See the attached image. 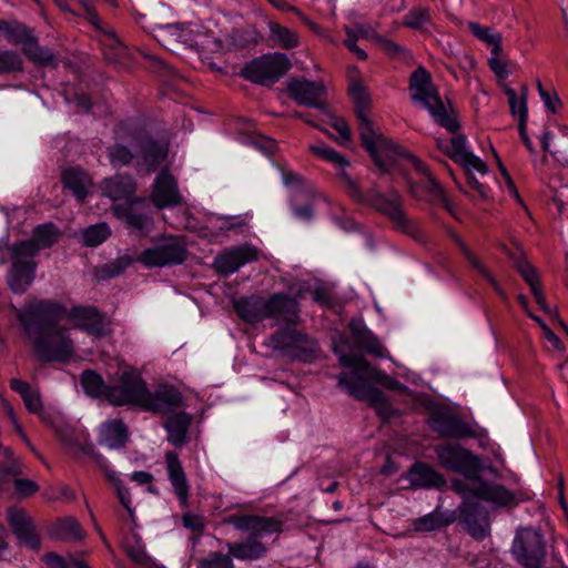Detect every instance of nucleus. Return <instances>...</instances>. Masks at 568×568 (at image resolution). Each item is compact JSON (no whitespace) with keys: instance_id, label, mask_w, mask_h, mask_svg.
<instances>
[{"instance_id":"40","label":"nucleus","mask_w":568,"mask_h":568,"mask_svg":"<svg viewBox=\"0 0 568 568\" xmlns=\"http://www.w3.org/2000/svg\"><path fill=\"white\" fill-rule=\"evenodd\" d=\"M398 148L400 149L402 152H392V151L383 152V153L381 152L383 165L375 162L376 166L381 170V172L388 173V172H390L392 168H394L396 165L398 159H408L412 162L415 170L418 173H420L423 176L426 178L427 175L432 174L427 164H425L423 161H420L417 156L410 154L407 150H405L399 144H398Z\"/></svg>"},{"instance_id":"43","label":"nucleus","mask_w":568,"mask_h":568,"mask_svg":"<svg viewBox=\"0 0 568 568\" xmlns=\"http://www.w3.org/2000/svg\"><path fill=\"white\" fill-rule=\"evenodd\" d=\"M50 536L60 540H79L84 537V532L75 518L64 517L53 524Z\"/></svg>"},{"instance_id":"27","label":"nucleus","mask_w":568,"mask_h":568,"mask_svg":"<svg viewBox=\"0 0 568 568\" xmlns=\"http://www.w3.org/2000/svg\"><path fill=\"white\" fill-rule=\"evenodd\" d=\"M458 130L459 128L452 132L450 149L446 151V155L465 171L476 170L481 174H486L488 172L487 164L467 149V139Z\"/></svg>"},{"instance_id":"3","label":"nucleus","mask_w":568,"mask_h":568,"mask_svg":"<svg viewBox=\"0 0 568 568\" xmlns=\"http://www.w3.org/2000/svg\"><path fill=\"white\" fill-rule=\"evenodd\" d=\"M233 308L246 323H258L271 318L275 324H294L300 321V303L285 293H274L267 300L251 295L235 300Z\"/></svg>"},{"instance_id":"11","label":"nucleus","mask_w":568,"mask_h":568,"mask_svg":"<svg viewBox=\"0 0 568 568\" xmlns=\"http://www.w3.org/2000/svg\"><path fill=\"white\" fill-rule=\"evenodd\" d=\"M12 262L8 274L9 287L18 294L24 293L36 277L37 248L31 242H17L7 245Z\"/></svg>"},{"instance_id":"23","label":"nucleus","mask_w":568,"mask_h":568,"mask_svg":"<svg viewBox=\"0 0 568 568\" xmlns=\"http://www.w3.org/2000/svg\"><path fill=\"white\" fill-rule=\"evenodd\" d=\"M151 201L158 209L175 207L182 203L178 182L168 169H162L154 179Z\"/></svg>"},{"instance_id":"28","label":"nucleus","mask_w":568,"mask_h":568,"mask_svg":"<svg viewBox=\"0 0 568 568\" xmlns=\"http://www.w3.org/2000/svg\"><path fill=\"white\" fill-rule=\"evenodd\" d=\"M405 477L414 489H439L446 486L445 477L423 462H415L409 467Z\"/></svg>"},{"instance_id":"37","label":"nucleus","mask_w":568,"mask_h":568,"mask_svg":"<svg viewBox=\"0 0 568 568\" xmlns=\"http://www.w3.org/2000/svg\"><path fill=\"white\" fill-rule=\"evenodd\" d=\"M24 57L32 63L44 68H58L57 54L49 48L42 47L34 33L21 48Z\"/></svg>"},{"instance_id":"48","label":"nucleus","mask_w":568,"mask_h":568,"mask_svg":"<svg viewBox=\"0 0 568 568\" xmlns=\"http://www.w3.org/2000/svg\"><path fill=\"white\" fill-rule=\"evenodd\" d=\"M313 189L296 190L293 194L292 210L296 217L310 221L314 215L313 210Z\"/></svg>"},{"instance_id":"44","label":"nucleus","mask_w":568,"mask_h":568,"mask_svg":"<svg viewBox=\"0 0 568 568\" xmlns=\"http://www.w3.org/2000/svg\"><path fill=\"white\" fill-rule=\"evenodd\" d=\"M80 383L89 397L103 398L106 400V394L111 385H106L100 374L92 369H85L80 376Z\"/></svg>"},{"instance_id":"21","label":"nucleus","mask_w":568,"mask_h":568,"mask_svg":"<svg viewBox=\"0 0 568 568\" xmlns=\"http://www.w3.org/2000/svg\"><path fill=\"white\" fill-rule=\"evenodd\" d=\"M287 94L300 105L322 111L326 109L327 89L322 80L311 81L302 77L291 78L287 81Z\"/></svg>"},{"instance_id":"50","label":"nucleus","mask_w":568,"mask_h":568,"mask_svg":"<svg viewBox=\"0 0 568 568\" xmlns=\"http://www.w3.org/2000/svg\"><path fill=\"white\" fill-rule=\"evenodd\" d=\"M468 28L476 38L491 45L490 54L501 53L503 37L500 33H491V30L489 28L481 27L477 22H469Z\"/></svg>"},{"instance_id":"46","label":"nucleus","mask_w":568,"mask_h":568,"mask_svg":"<svg viewBox=\"0 0 568 568\" xmlns=\"http://www.w3.org/2000/svg\"><path fill=\"white\" fill-rule=\"evenodd\" d=\"M59 229L53 223H44L34 227L32 239L22 242H31L37 248V254L41 248H48L54 245L59 239Z\"/></svg>"},{"instance_id":"16","label":"nucleus","mask_w":568,"mask_h":568,"mask_svg":"<svg viewBox=\"0 0 568 568\" xmlns=\"http://www.w3.org/2000/svg\"><path fill=\"white\" fill-rule=\"evenodd\" d=\"M148 384L136 371H124L116 385H111L106 402L112 406H133L143 409Z\"/></svg>"},{"instance_id":"17","label":"nucleus","mask_w":568,"mask_h":568,"mask_svg":"<svg viewBox=\"0 0 568 568\" xmlns=\"http://www.w3.org/2000/svg\"><path fill=\"white\" fill-rule=\"evenodd\" d=\"M186 257L187 250L184 241L178 236H168L159 241L153 247L142 251L136 261L151 268L179 265Z\"/></svg>"},{"instance_id":"14","label":"nucleus","mask_w":568,"mask_h":568,"mask_svg":"<svg viewBox=\"0 0 568 568\" xmlns=\"http://www.w3.org/2000/svg\"><path fill=\"white\" fill-rule=\"evenodd\" d=\"M337 381L338 387L343 388L348 395L357 400L367 402L374 407L384 423H388L398 416V410L392 406L381 389L371 386L366 382L354 381L352 374L348 373H341Z\"/></svg>"},{"instance_id":"36","label":"nucleus","mask_w":568,"mask_h":568,"mask_svg":"<svg viewBox=\"0 0 568 568\" xmlns=\"http://www.w3.org/2000/svg\"><path fill=\"white\" fill-rule=\"evenodd\" d=\"M129 438V430L122 419H110L102 424L100 444L111 449L123 448Z\"/></svg>"},{"instance_id":"59","label":"nucleus","mask_w":568,"mask_h":568,"mask_svg":"<svg viewBox=\"0 0 568 568\" xmlns=\"http://www.w3.org/2000/svg\"><path fill=\"white\" fill-rule=\"evenodd\" d=\"M517 271L521 275V277L527 282L530 290L540 286L539 274L529 262L519 261L517 263Z\"/></svg>"},{"instance_id":"24","label":"nucleus","mask_w":568,"mask_h":568,"mask_svg":"<svg viewBox=\"0 0 568 568\" xmlns=\"http://www.w3.org/2000/svg\"><path fill=\"white\" fill-rule=\"evenodd\" d=\"M183 406L182 393L173 386H161L154 392L148 388L143 410L156 414H169Z\"/></svg>"},{"instance_id":"35","label":"nucleus","mask_w":568,"mask_h":568,"mask_svg":"<svg viewBox=\"0 0 568 568\" xmlns=\"http://www.w3.org/2000/svg\"><path fill=\"white\" fill-rule=\"evenodd\" d=\"M191 423L192 416L185 412L170 415L163 424L168 432V440L175 447H181L186 444Z\"/></svg>"},{"instance_id":"38","label":"nucleus","mask_w":568,"mask_h":568,"mask_svg":"<svg viewBox=\"0 0 568 568\" xmlns=\"http://www.w3.org/2000/svg\"><path fill=\"white\" fill-rule=\"evenodd\" d=\"M320 354L321 348L317 341L300 331L287 357L303 363H312L320 357Z\"/></svg>"},{"instance_id":"20","label":"nucleus","mask_w":568,"mask_h":568,"mask_svg":"<svg viewBox=\"0 0 568 568\" xmlns=\"http://www.w3.org/2000/svg\"><path fill=\"white\" fill-rule=\"evenodd\" d=\"M338 361L343 367L354 369V374L352 375L354 381L365 382V378L368 377L387 389L400 393L407 389L399 381L379 369L373 368L369 362L361 355L341 353Z\"/></svg>"},{"instance_id":"34","label":"nucleus","mask_w":568,"mask_h":568,"mask_svg":"<svg viewBox=\"0 0 568 568\" xmlns=\"http://www.w3.org/2000/svg\"><path fill=\"white\" fill-rule=\"evenodd\" d=\"M102 193L113 201H129L135 194V182L129 174H116L102 182Z\"/></svg>"},{"instance_id":"4","label":"nucleus","mask_w":568,"mask_h":568,"mask_svg":"<svg viewBox=\"0 0 568 568\" xmlns=\"http://www.w3.org/2000/svg\"><path fill=\"white\" fill-rule=\"evenodd\" d=\"M348 93L354 103L363 146L373 158L374 162L383 165L381 152L402 151L395 141L386 138L374 129V124L369 119L371 98L366 89L361 83H353Z\"/></svg>"},{"instance_id":"9","label":"nucleus","mask_w":568,"mask_h":568,"mask_svg":"<svg viewBox=\"0 0 568 568\" xmlns=\"http://www.w3.org/2000/svg\"><path fill=\"white\" fill-rule=\"evenodd\" d=\"M475 485H469L460 479L452 483L454 491L459 494L464 500H470L469 497L491 503L498 507H516L519 503L530 500L528 491H510L505 486L483 479H471Z\"/></svg>"},{"instance_id":"42","label":"nucleus","mask_w":568,"mask_h":568,"mask_svg":"<svg viewBox=\"0 0 568 568\" xmlns=\"http://www.w3.org/2000/svg\"><path fill=\"white\" fill-rule=\"evenodd\" d=\"M268 40L272 47L291 50L300 45V36L296 31L272 21L268 22Z\"/></svg>"},{"instance_id":"30","label":"nucleus","mask_w":568,"mask_h":568,"mask_svg":"<svg viewBox=\"0 0 568 568\" xmlns=\"http://www.w3.org/2000/svg\"><path fill=\"white\" fill-rule=\"evenodd\" d=\"M166 469L169 479L174 489L175 495L182 507H187L189 504V484L186 475L183 470L179 455L175 452H168L165 454Z\"/></svg>"},{"instance_id":"49","label":"nucleus","mask_w":568,"mask_h":568,"mask_svg":"<svg viewBox=\"0 0 568 568\" xmlns=\"http://www.w3.org/2000/svg\"><path fill=\"white\" fill-rule=\"evenodd\" d=\"M103 54L105 59L112 62H118L126 57L128 49L120 41L113 30L104 31V39L102 40Z\"/></svg>"},{"instance_id":"22","label":"nucleus","mask_w":568,"mask_h":568,"mask_svg":"<svg viewBox=\"0 0 568 568\" xmlns=\"http://www.w3.org/2000/svg\"><path fill=\"white\" fill-rule=\"evenodd\" d=\"M458 520L468 534L477 540H483L489 534V515L486 508L474 500H463L458 508Z\"/></svg>"},{"instance_id":"60","label":"nucleus","mask_w":568,"mask_h":568,"mask_svg":"<svg viewBox=\"0 0 568 568\" xmlns=\"http://www.w3.org/2000/svg\"><path fill=\"white\" fill-rule=\"evenodd\" d=\"M125 552L135 564L142 567H151V557L145 552L144 548L140 546L138 542L128 544L125 546Z\"/></svg>"},{"instance_id":"5","label":"nucleus","mask_w":568,"mask_h":568,"mask_svg":"<svg viewBox=\"0 0 568 568\" xmlns=\"http://www.w3.org/2000/svg\"><path fill=\"white\" fill-rule=\"evenodd\" d=\"M409 91L413 102L422 103L432 114L435 122L449 132L459 128V122L454 114L447 112L436 87L433 84L430 73L418 67L409 77Z\"/></svg>"},{"instance_id":"18","label":"nucleus","mask_w":568,"mask_h":568,"mask_svg":"<svg viewBox=\"0 0 568 568\" xmlns=\"http://www.w3.org/2000/svg\"><path fill=\"white\" fill-rule=\"evenodd\" d=\"M428 425L442 438L460 440L481 436V429L476 425L445 409L433 412L428 418Z\"/></svg>"},{"instance_id":"33","label":"nucleus","mask_w":568,"mask_h":568,"mask_svg":"<svg viewBox=\"0 0 568 568\" xmlns=\"http://www.w3.org/2000/svg\"><path fill=\"white\" fill-rule=\"evenodd\" d=\"M505 93H506V95L508 98V104H509L511 114L514 116L518 115V121H519V123H518V131H519V135H520L523 142L525 143V145L527 146V149L530 152H534L532 142L530 141V139H529V136L527 134V129H526V123H527V118H528L527 88L526 87L523 88L519 105H518V97H517V93H516V91L514 89L507 88L505 90Z\"/></svg>"},{"instance_id":"31","label":"nucleus","mask_w":568,"mask_h":568,"mask_svg":"<svg viewBox=\"0 0 568 568\" xmlns=\"http://www.w3.org/2000/svg\"><path fill=\"white\" fill-rule=\"evenodd\" d=\"M138 146L139 155L149 173L154 172L166 159L169 153L168 143L159 142L150 136L140 139Z\"/></svg>"},{"instance_id":"32","label":"nucleus","mask_w":568,"mask_h":568,"mask_svg":"<svg viewBox=\"0 0 568 568\" xmlns=\"http://www.w3.org/2000/svg\"><path fill=\"white\" fill-rule=\"evenodd\" d=\"M351 335L357 347L376 357H385L386 349L379 339L361 321L349 322Z\"/></svg>"},{"instance_id":"61","label":"nucleus","mask_w":568,"mask_h":568,"mask_svg":"<svg viewBox=\"0 0 568 568\" xmlns=\"http://www.w3.org/2000/svg\"><path fill=\"white\" fill-rule=\"evenodd\" d=\"M26 408L28 412L38 415L39 417H43V404L41 400V396L38 390H30L26 397L22 398Z\"/></svg>"},{"instance_id":"51","label":"nucleus","mask_w":568,"mask_h":568,"mask_svg":"<svg viewBox=\"0 0 568 568\" xmlns=\"http://www.w3.org/2000/svg\"><path fill=\"white\" fill-rule=\"evenodd\" d=\"M111 235V230L106 223L90 225L82 232V243L88 247H95L102 244Z\"/></svg>"},{"instance_id":"39","label":"nucleus","mask_w":568,"mask_h":568,"mask_svg":"<svg viewBox=\"0 0 568 568\" xmlns=\"http://www.w3.org/2000/svg\"><path fill=\"white\" fill-rule=\"evenodd\" d=\"M114 215L124 220L129 229L146 233L152 225V219L143 213L135 212L131 203L116 204L112 207Z\"/></svg>"},{"instance_id":"6","label":"nucleus","mask_w":568,"mask_h":568,"mask_svg":"<svg viewBox=\"0 0 568 568\" xmlns=\"http://www.w3.org/2000/svg\"><path fill=\"white\" fill-rule=\"evenodd\" d=\"M409 91L413 102L422 103L432 114L435 122L449 132L459 128V122L454 114L447 112L436 87L433 84L430 73L418 67L409 77Z\"/></svg>"},{"instance_id":"52","label":"nucleus","mask_w":568,"mask_h":568,"mask_svg":"<svg viewBox=\"0 0 568 568\" xmlns=\"http://www.w3.org/2000/svg\"><path fill=\"white\" fill-rule=\"evenodd\" d=\"M133 263V258L130 255H122L118 258L105 263L98 271V277L100 280H109L122 274Z\"/></svg>"},{"instance_id":"45","label":"nucleus","mask_w":568,"mask_h":568,"mask_svg":"<svg viewBox=\"0 0 568 568\" xmlns=\"http://www.w3.org/2000/svg\"><path fill=\"white\" fill-rule=\"evenodd\" d=\"M0 32L4 34L9 43L20 45L21 48L36 33L32 28L17 20H4L0 27Z\"/></svg>"},{"instance_id":"55","label":"nucleus","mask_w":568,"mask_h":568,"mask_svg":"<svg viewBox=\"0 0 568 568\" xmlns=\"http://www.w3.org/2000/svg\"><path fill=\"white\" fill-rule=\"evenodd\" d=\"M448 524L449 521L443 517V514L435 510L415 519L413 521V527L416 531H433L440 527L447 526Z\"/></svg>"},{"instance_id":"1","label":"nucleus","mask_w":568,"mask_h":568,"mask_svg":"<svg viewBox=\"0 0 568 568\" xmlns=\"http://www.w3.org/2000/svg\"><path fill=\"white\" fill-rule=\"evenodd\" d=\"M287 517L284 514L275 516L260 515H231L224 519L236 530L247 532V537L241 541L229 542V554L219 551L210 552L206 558L200 560L197 568H234L232 557L242 561H256L266 557L268 546L262 540L270 535H281Z\"/></svg>"},{"instance_id":"29","label":"nucleus","mask_w":568,"mask_h":568,"mask_svg":"<svg viewBox=\"0 0 568 568\" xmlns=\"http://www.w3.org/2000/svg\"><path fill=\"white\" fill-rule=\"evenodd\" d=\"M258 258V250L253 246H240L232 251L220 254L215 258L216 270L225 275L236 272L246 263L254 262Z\"/></svg>"},{"instance_id":"13","label":"nucleus","mask_w":568,"mask_h":568,"mask_svg":"<svg viewBox=\"0 0 568 568\" xmlns=\"http://www.w3.org/2000/svg\"><path fill=\"white\" fill-rule=\"evenodd\" d=\"M438 464L452 473H457L467 479H479L483 465L477 455L458 443H446L434 446Z\"/></svg>"},{"instance_id":"12","label":"nucleus","mask_w":568,"mask_h":568,"mask_svg":"<svg viewBox=\"0 0 568 568\" xmlns=\"http://www.w3.org/2000/svg\"><path fill=\"white\" fill-rule=\"evenodd\" d=\"M291 67L285 53H266L247 62L241 69L240 75L255 84L270 87L283 78Z\"/></svg>"},{"instance_id":"7","label":"nucleus","mask_w":568,"mask_h":568,"mask_svg":"<svg viewBox=\"0 0 568 568\" xmlns=\"http://www.w3.org/2000/svg\"><path fill=\"white\" fill-rule=\"evenodd\" d=\"M409 91L413 102L422 103L432 114L435 122L449 132L459 128V122L454 114L447 112L436 87L433 84L430 73L418 67L409 77Z\"/></svg>"},{"instance_id":"57","label":"nucleus","mask_w":568,"mask_h":568,"mask_svg":"<svg viewBox=\"0 0 568 568\" xmlns=\"http://www.w3.org/2000/svg\"><path fill=\"white\" fill-rule=\"evenodd\" d=\"M1 455L6 463H0V480L6 476H18L22 474L21 466L18 459L14 458L13 452L9 447H2Z\"/></svg>"},{"instance_id":"10","label":"nucleus","mask_w":568,"mask_h":568,"mask_svg":"<svg viewBox=\"0 0 568 568\" xmlns=\"http://www.w3.org/2000/svg\"><path fill=\"white\" fill-rule=\"evenodd\" d=\"M33 349L38 361L43 363H68L73 354V341L65 327H41L36 331Z\"/></svg>"},{"instance_id":"26","label":"nucleus","mask_w":568,"mask_h":568,"mask_svg":"<svg viewBox=\"0 0 568 568\" xmlns=\"http://www.w3.org/2000/svg\"><path fill=\"white\" fill-rule=\"evenodd\" d=\"M8 521L14 536L29 548L38 550L41 539L36 531L32 518L22 508L10 507L7 510Z\"/></svg>"},{"instance_id":"2","label":"nucleus","mask_w":568,"mask_h":568,"mask_svg":"<svg viewBox=\"0 0 568 568\" xmlns=\"http://www.w3.org/2000/svg\"><path fill=\"white\" fill-rule=\"evenodd\" d=\"M310 150L317 156L336 164L342 168L341 178L346 184V192L348 196L362 204H367L375 209L378 213L383 214L390 222L394 230L400 232L414 240L422 239V231L417 223L408 217L404 210L403 199L398 192H390L388 195L371 189L364 193L358 184L351 178L345 171V168L349 165V161L335 151L333 148L327 145H311Z\"/></svg>"},{"instance_id":"62","label":"nucleus","mask_w":568,"mask_h":568,"mask_svg":"<svg viewBox=\"0 0 568 568\" xmlns=\"http://www.w3.org/2000/svg\"><path fill=\"white\" fill-rule=\"evenodd\" d=\"M14 489L19 497L26 498L38 493L39 485L31 479L20 478L14 480Z\"/></svg>"},{"instance_id":"41","label":"nucleus","mask_w":568,"mask_h":568,"mask_svg":"<svg viewBox=\"0 0 568 568\" xmlns=\"http://www.w3.org/2000/svg\"><path fill=\"white\" fill-rule=\"evenodd\" d=\"M300 322L301 320L294 324H283V327H280L268 336L267 342L265 343L266 346L287 356L300 333V329L295 328Z\"/></svg>"},{"instance_id":"8","label":"nucleus","mask_w":568,"mask_h":568,"mask_svg":"<svg viewBox=\"0 0 568 568\" xmlns=\"http://www.w3.org/2000/svg\"><path fill=\"white\" fill-rule=\"evenodd\" d=\"M409 91L413 102L422 103L432 114L435 122L449 132L459 128V122L454 114L447 112L436 87L433 84L430 73L418 67L409 77Z\"/></svg>"},{"instance_id":"56","label":"nucleus","mask_w":568,"mask_h":568,"mask_svg":"<svg viewBox=\"0 0 568 568\" xmlns=\"http://www.w3.org/2000/svg\"><path fill=\"white\" fill-rule=\"evenodd\" d=\"M466 260L469 262V264L476 268L493 286L495 292L501 297L506 298V294L500 287L497 280L491 275V273L481 264V262L469 251L468 247H464V251L462 252Z\"/></svg>"},{"instance_id":"53","label":"nucleus","mask_w":568,"mask_h":568,"mask_svg":"<svg viewBox=\"0 0 568 568\" xmlns=\"http://www.w3.org/2000/svg\"><path fill=\"white\" fill-rule=\"evenodd\" d=\"M23 60L17 51H0V74L20 73L23 71Z\"/></svg>"},{"instance_id":"15","label":"nucleus","mask_w":568,"mask_h":568,"mask_svg":"<svg viewBox=\"0 0 568 568\" xmlns=\"http://www.w3.org/2000/svg\"><path fill=\"white\" fill-rule=\"evenodd\" d=\"M511 554L526 568H541L546 558V541L540 528H518L513 541Z\"/></svg>"},{"instance_id":"54","label":"nucleus","mask_w":568,"mask_h":568,"mask_svg":"<svg viewBox=\"0 0 568 568\" xmlns=\"http://www.w3.org/2000/svg\"><path fill=\"white\" fill-rule=\"evenodd\" d=\"M430 22V10L427 7H414L404 17L403 24L414 30H422Z\"/></svg>"},{"instance_id":"47","label":"nucleus","mask_w":568,"mask_h":568,"mask_svg":"<svg viewBox=\"0 0 568 568\" xmlns=\"http://www.w3.org/2000/svg\"><path fill=\"white\" fill-rule=\"evenodd\" d=\"M63 186L70 190L78 201L82 202L88 195L87 175L79 169H68L62 173Z\"/></svg>"},{"instance_id":"63","label":"nucleus","mask_w":568,"mask_h":568,"mask_svg":"<svg viewBox=\"0 0 568 568\" xmlns=\"http://www.w3.org/2000/svg\"><path fill=\"white\" fill-rule=\"evenodd\" d=\"M182 524L186 529L193 532L202 534L205 528V520L202 516L192 513H185L182 516Z\"/></svg>"},{"instance_id":"58","label":"nucleus","mask_w":568,"mask_h":568,"mask_svg":"<svg viewBox=\"0 0 568 568\" xmlns=\"http://www.w3.org/2000/svg\"><path fill=\"white\" fill-rule=\"evenodd\" d=\"M108 154L113 165H129L134 159L132 151L128 146L120 143H115L114 145L110 146Z\"/></svg>"},{"instance_id":"19","label":"nucleus","mask_w":568,"mask_h":568,"mask_svg":"<svg viewBox=\"0 0 568 568\" xmlns=\"http://www.w3.org/2000/svg\"><path fill=\"white\" fill-rule=\"evenodd\" d=\"M69 311L62 303L41 300L31 303L21 322L28 327H34V331H40L41 327H61L59 323L68 317Z\"/></svg>"},{"instance_id":"64","label":"nucleus","mask_w":568,"mask_h":568,"mask_svg":"<svg viewBox=\"0 0 568 568\" xmlns=\"http://www.w3.org/2000/svg\"><path fill=\"white\" fill-rule=\"evenodd\" d=\"M144 57L150 60L151 67L155 72H160L161 74L170 78H175L178 75V71L161 58L152 54H144Z\"/></svg>"},{"instance_id":"25","label":"nucleus","mask_w":568,"mask_h":568,"mask_svg":"<svg viewBox=\"0 0 568 568\" xmlns=\"http://www.w3.org/2000/svg\"><path fill=\"white\" fill-rule=\"evenodd\" d=\"M68 318L74 327L80 328L97 338L105 335V317L94 306L78 305L69 311Z\"/></svg>"}]
</instances>
